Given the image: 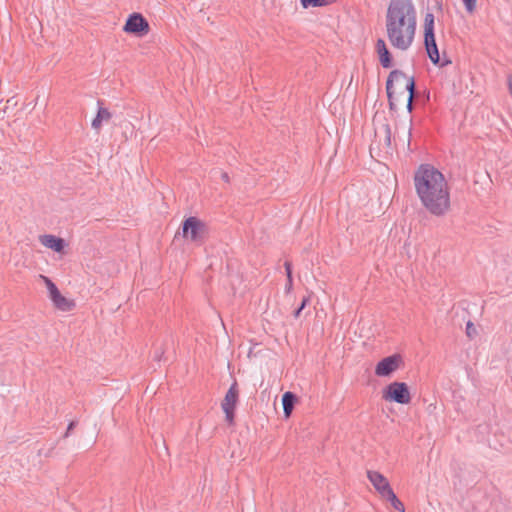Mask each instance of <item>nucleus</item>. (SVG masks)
<instances>
[{"instance_id": "obj_1", "label": "nucleus", "mask_w": 512, "mask_h": 512, "mask_svg": "<svg viewBox=\"0 0 512 512\" xmlns=\"http://www.w3.org/2000/svg\"><path fill=\"white\" fill-rule=\"evenodd\" d=\"M414 186L422 205L432 215L450 210V192L445 176L431 164H421L414 172Z\"/></svg>"}, {"instance_id": "obj_2", "label": "nucleus", "mask_w": 512, "mask_h": 512, "mask_svg": "<svg viewBox=\"0 0 512 512\" xmlns=\"http://www.w3.org/2000/svg\"><path fill=\"white\" fill-rule=\"evenodd\" d=\"M385 26L387 38L394 48L401 51L409 49L417 27V11L413 0H390Z\"/></svg>"}, {"instance_id": "obj_3", "label": "nucleus", "mask_w": 512, "mask_h": 512, "mask_svg": "<svg viewBox=\"0 0 512 512\" xmlns=\"http://www.w3.org/2000/svg\"><path fill=\"white\" fill-rule=\"evenodd\" d=\"M385 86L391 111L397 110V102L404 97L405 91H407L408 95L404 98L406 109L409 113L413 112V101L417 94L416 81L413 76H407L402 70L394 69L389 73Z\"/></svg>"}, {"instance_id": "obj_4", "label": "nucleus", "mask_w": 512, "mask_h": 512, "mask_svg": "<svg viewBox=\"0 0 512 512\" xmlns=\"http://www.w3.org/2000/svg\"><path fill=\"white\" fill-rule=\"evenodd\" d=\"M434 15L427 13L424 18V47L430 61L440 68L445 67L452 63L447 57L446 53H443V57L440 56L438 46L435 39L434 32Z\"/></svg>"}, {"instance_id": "obj_5", "label": "nucleus", "mask_w": 512, "mask_h": 512, "mask_svg": "<svg viewBox=\"0 0 512 512\" xmlns=\"http://www.w3.org/2000/svg\"><path fill=\"white\" fill-rule=\"evenodd\" d=\"M182 236L189 238L192 242L202 244L208 236V226L205 222L195 216L186 218L181 225Z\"/></svg>"}, {"instance_id": "obj_6", "label": "nucleus", "mask_w": 512, "mask_h": 512, "mask_svg": "<svg viewBox=\"0 0 512 512\" xmlns=\"http://www.w3.org/2000/svg\"><path fill=\"white\" fill-rule=\"evenodd\" d=\"M382 398L386 401L402 405L411 402V394L408 385L405 382L399 381L388 384L382 391Z\"/></svg>"}, {"instance_id": "obj_7", "label": "nucleus", "mask_w": 512, "mask_h": 512, "mask_svg": "<svg viewBox=\"0 0 512 512\" xmlns=\"http://www.w3.org/2000/svg\"><path fill=\"white\" fill-rule=\"evenodd\" d=\"M123 31L136 37H144L149 33L150 25L141 13L133 12L126 19Z\"/></svg>"}, {"instance_id": "obj_8", "label": "nucleus", "mask_w": 512, "mask_h": 512, "mask_svg": "<svg viewBox=\"0 0 512 512\" xmlns=\"http://www.w3.org/2000/svg\"><path fill=\"white\" fill-rule=\"evenodd\" d=\"M239 401V389L236 380L231 384L230 388L226 392V395L221 402V408L225 413V420L229 425L234 424L235 410Z\"/></svg>"}, {"instance_id": "obj_9", "label": "nucleus", "mask_w": 512, "mask_h": 512, "mask_svg": "<svg viewBox=\"0 0 512 512\" xmlns=\"http://www.w3.org/2000/svg\"><path fill=\"white\" fill-rule=\"evenodd\" d=\"M403 359L400 354H392L381 359L375 367V375L378 377L391 376L402 364Z\"/></svg>"}, {"instance_id": "obj_10", "label": "nucleus", "mask_w": 512, "mask_h": 512, "mask_svg": "<svg viewBox=\"0 0 512 512\" xmlns=\"http://www.w3.org/2000/svg\"><path fill=\"white\" fill-rule=\"evenodd\" d=\"M173 338L171 336L165 337L161 341H157L154 344V352H153V360L154 361H164L167 362L171 360V357L169 355H166L170 348L173 349Z\"/></svg>"}, {"instance_id": "obj_11", "label": "nucleus", "mask_w": 512, "mask_h": 512, "mask_svg": "<svg viewBox=\"0 0 512 512\" xmlns=\"http://www.w3.org/2000/svg\"><path fill=\"white\" fill-rule=\"evenodd\" d=\"M375 51L383 68L389 69L394 66L393 55L382 38L376 41Z\"/></svg>"}, {"instance_id": "obj_12", "label": "nucleus", "mask_w": 512, "mask_h": 512, "mask_svg": "<svg viewBox=\"0 0 512 512\" xmlns=\"http://www.w3.org/2000/svg\"><path fill=\"white\" fill-rule=\"evenodd\" d=\"M367 477L381 497L392 489L388 480L378 471H368Z\"/></svg>"}, {"instance_id": "obj_13", "label": "nucleus", "mask_w": 512, "mask_h": 512, "mask_svg": "<svg viewBox=\"0 0 512 512\" xmlns=\"http://www.w3.org/2000/svg\"><path fill=\"white\" fill-rule=\"evenodd\" d=\"M40 242L45 247L57 252L62 253L67 246L65 239L51 234L40 236Z\"/></svg>"}, {"instance_id": "obj_14", "label": "nucleus", "mask_w": 512, "mask_h": 512, "mask_svg": "<svg viewBox=\"0 0 512 512\" xmlns=\"http://www.w3.org/2000/svg\"><path fill=\"white\" fill-rule=\"evenodd\" d=\"M54 306L61 311H71L75 307L73 300L64 297L59 290L49 296Z\"/></svg>"}, {"instance_id": "obj_15", "label": "nucleus", "mask_w": 512, "mask_h": 512, "mask_svg": "<svg viewBox=\"0 0 512 512\" xmlns=\"http://www.w3.org/2000/svg\"><path fill=\"white\" fill-rule=\"evenodd\" d=\"M297 401V395L291 391H287L282 395L283 412L286 418L290 417Z\"/></svg>"}, {"instance_id": "obj_16", "label": "nucleus", "mask_w": 512, "mask_h": 512, "mask_svg": "<svg viewBox=\"0 0 512 512\" xmlns=\"http://www.w3.org/2000/svg\"><path fill=\"white\" fill-rule=\"evenodd\" d=\"M112 115L107 108L99 107L95 118L92 120V127L99 130L104 121H109Z\"/></svg>"}, {"instance_id": "obj_17", "label": "nucleus", "mask_w": 512, "mask_h": 512, "mask_svg": "<svg viewBox=\"0 0 512 512\" xmlns=\"http://www.w3.org/2000/svg\"><path fill=\"white\" fill-rule=\"evenodd\" d=\"M383 499L389 501L394 509L400 512L405 511L404 504L398 499L396 494L394 493L393 489L390 491H386V494L382 496Z\"/></svg>"}, {"instance_id": "obj_18", "label": "nucleus", "mask_w": 512, "mask_h": 512, "mask_svg": "<svg viewBox=\"0 0 512 512\" xmlns=\"http://www.w3.org/2000/svg\"><path fill=\"white\" fill-rule=\"evenodd\" d=\"M335 2H337V0H300V4L304 9L325 7Z\"/></svg>"}, {"instance_id": "obj_19", "label": "nucleus", "mask_w": 512, "mask_h": 512, "mask_svg": "<svg viewBox=\"0 0 512 512\" xmlns=\"http://www.w3.org/2000/svg\"><path fill=\"white\" fill-rule=\"evenodd\" d=\"M41 278L43 279V281L47 287L49 296L52 295L57 290H59L58 287L56 286V284L49 277L41 275Z\"/></svg>"}, {"instance_id": "obj_20", "label": "nucleus", "mask_w": 512, "mask_h": 512, "mask_svg": "<svg viewBox=\"0 0 512 512\" xmlns=\"http://www.w3.org/2000/svg\"><path fill=\"white\" fill-rule=\"evenodd\" d=\"M383 129H384V133H385V136H384V144L387 148H390L391 147V128H390V125L388 123L384 124L383 125Z\"/></svg>"}, {"instance_id": "obj_21", "label": "nucleus", "mask_w": 512, "mask_h": 512, "mask_svg": "<svg viewBox=\"0 0 512 512\" xmlns=\"http://www.w3.org/2000/svg\"><path fill=\"white\" fill-rule=\"evenodd\" d=\"M466 334L471 339L477 334L476 327L471 321H468L466 324Z\"/></svg>"}, {"instance_id": "obj_22", "label": "nucleus", "mask_w": 512, "mask_h": 512, "mask_svg": "<svg viewBox=\"0 0 512 512\" xmlns=\"http://www.w3.org/2000/svg\"><path fill=\"white\" fill-rule=\"evenodd\" d=\"M284 267H285L286 276L288 279V284L290 287L292 285V264H291V262L285 261Z\"/></svg>"}, {"instance_id": "obj_23", "label": "nucleus", "mask_w": 512, "mask_h": 512, "mask_svg": "<svg viewBox=\"0 0 512 512\" xmlns=\"http://www.w3.org/2000/svg\"><path fill=\"white\" fill-rule=\"evenodd\" d=\"M464 3V6L468 12H473L476 8V1L477 0H462Z\"/></svg>"}, {"instance_id": "obj_24", "label": "nucleus", "mask_w": 512, "mask_h": 512, "mask_svg": "<svg viewBox=\"0 0 512 512\" xmlns=\"http://www.w3.org/2000/svg\"><path fill=\"white\" fill-rule=\"evenodd\" d=\"M77 426V421L75 420H72L68 426H67V430H66V433L64 434V437H68L71 433V431Z\"/></svg>"}, {"instance_id": "obj_25", "label": "nucleus", "mask_w": 512, "mask_h": 512, "mask_svg": "<svg viewBox=\"0 0 512 512\" xmlns=\"http://www.w3.org/2000/svg\"><path fill=\"white\" fill-rule=\"evenodd\" d=\"M309 301H310V298H309V297L304 296V297L302 298V300H301V303H300L299 307H300L301 309H304V308L306 307V305L309 303Z\"/></svg>"}, {"instance_id": "obj_26", "label": "nucleus", "mask_w": 512, "mask_h": 512, "mask_svg": "<svg viewBox=\"0 0 512 512\" xmlns=\"http://www.w3.org/2000/svg\"><path fill=\"white\" fill-rule=\"evenodd\" d=\"M507 88H508V92L509 94L511 95L512 97V75L509 76L508 80H507Z\"/></svg>"}, {"instance_id": "obj_27", "label": "nucleus", "mask_w": 512, "mask_h": 512, "mask_svg": "<svg viewBox=\"0 0 512 512\" xmlns=\"http://www.w3.org/2000/svg\"><path fill=\"white\" fill-rule=\"evenodd\" d=\"M302 310H303V309H301L300 307L296 308V309L294 310V312H293V316H294L295 318H299V317H300V315H301Z\"/></svg>"}, {"instance_id": "obj_28", "label": "nucleus", "mask_w": 512, "mask_h": 512, "mask_svg": "<svg viewBox=\"0 0 512 512\" xmlns=\"http://www.w3.org/2000/svg\"><path fill=\"white\" fill-rule=\"evenodd\" d=\"M221 178L225 182H229L230 181V178H229V175H228L227 172H221Z\"/></svg>"}, {"instance_id": "obj_29", "label": "nucleus", "mask_w": 512, "mask_h": 512, "mask_svg": "<svg viewBox=\"0 0 512 512\" xmlns=\"http://www.w3.org/2000/svg\"><path fill=\"white\" fill-rule=\"evenodd\" d=\"M408 135H409V137H408V145H410V141H411V139H410L411 138V128L409 129Z\"/></svg>"}]
</instances>
